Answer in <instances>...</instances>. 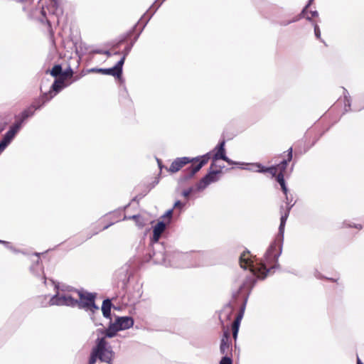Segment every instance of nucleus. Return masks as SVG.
<instances>
[{
	"label": "nucleus",
	"mask_w": 364,
	"mask_h": 364,
	"mask_svg": "<svg viewBox=\"0 0 364 364\" xmlns=\"http://www.w3.org/2000/svg\"><path fill=\"white\" fill-rule=\"evenodd\" d=\"M220 364H232V361L230 357L224 356L222 358Z\"/></svg>",
	"instance_id": "nucleus-26"
},
{
	"label": "nucleus",
	"mask_w": 364,
	"mask_h": 364,
	"mask_svg": "<svg viewBox=\"0 0 364 364\" xmlns=\"http://www.w3.org/2000/svg\"><path fill=\"white\" fill-rule=\"evenodd\" d=\"M314 0H309V3L306 4V6L303 9L301 14H304L306 12H307L308 7L311 5Z\"/></svg>",
	"instance_id": "nucleus-34"
},
{
	"label": "nucleus",
	"mask_w": 364,
	"mask_h": 364,
	"mask_svg": "<svg viewBox=\"0 0 364 364\" xmlns=\"http://www.w3.org/2000/svg\"><path fill=\"white\" fill-rule=\"evenodd\" d=\"M255 282V280L253 277L246 278L242 284L240 286L237 294L248 295L250 290L253 287Z\"/></svg>",
	"instance_id": "nucleus-14"
},
{
	"label": "nucleus",
	"mask_w": 364,
	"mask_h": 364,
	"mask_svg": "<svg viewBox=\"0 0 364 364\" xmlns=\"http://www.w3.org/2000/svg\"><path fill=\"white\" fill-rule=\"evenodd\" d=\"M50 75L53 77H58L61 75L62 68L60 65H55L53 66L52 70L50 71Z\"/></svg>",
	"instance_id": "nucleus-23"
},
{
	"label": "nucleus",
	"mask_w": 364,
	"mask_h": 364,
	"mask_svg": "<svg viewBox=\"0 0 364 364\" xmlns=\"http://www.w3.org/2000/svg\"><path fill=\"white\" fill-rule=\"evenodd\" d=\"M234 309L230 304H227L224 306L220 314V321L221 323L224 326L225 323L230 321L232 318V315L233 314Z\"/></svg>",
	"instance_id": "nucleus-12"
},
{
	"label": "nucleus",
	"mask_w": 364,
	"mask_h": 364,
	"mask_svg": "<svg viewBox=\"0 0 364 364\" xmlns=\"http://www.w3.org/2000/svg\"><path fill=\"white\" fill-rule=\"evenodd\" d=\"M103 52H104L103 50L97 49V50H93L92 53H97V54H103Z\"/></svg>",
	"instance_id": "nucleus-37"
},
{
	"label": "nucleus",
	"mask_w": 364,
	"mask_h": 364,
	"mask_svg": "<svg viewBox=\"0 0 364 364\" xmlns=\"http://www.w3.org/2000/svg\"><path fill=\"white\" fill-rule=\"evenodd\" d=\"M129 218L134 220L137 225L139 227L144 226V223L141 222V217L139 215H134L129 217Z\"/></svg>",
	"instance_id": "nucleus-25"
},
{
	"label": "nucleus",
	"mask_w": 364,
	"mask_h": 364,
	"mask_svg": "<svg viewBox=\"0 0 364 364\" xmlns=\"http://www.w3.org/2000/svg\"><path fill=\"white\" fill-rule=\"evenodd\" d=\"M172 212L173 210H168L166 213L165 215H164V217H168V218H171V215H172Z\"/></svg>",
	"instance_id": "nucleus-36"
},
{
	"label": "nucleus",
	"mask_w": 364,
	"mask_h": 364,
	"mask_svg": "<svg viewBox=\"0 0 364 364\" xmlns=\"http://www.w3.org/2000/svg\"><path fill=\"white\" fill-rule=\"evenodd\" d=\"M310 14H311V16L307 15L306 17V19L309 20V21L311 20L312 18L318 16V12L316 11H311Z\"/></svg>",
	"instance_id": "nucleus-31"
},
{
	"label": "nucleus",
	"mask_w": 364,
	"mask_h": 364,
	"mask_svg": "<svg viewBox=\"0 0 364 364\" xmlns=\"http://www.w3.org/2000/svg\"><path fill=\"white\" fill-rule=\"evenodd\" d=\"M112 303L109 299H105L102 302V311L105 318L110 317Z\"/></svg>",
	"instance_id": "nucleus-20"
},
{
	"label": "nucleus",
	"mask_w": 364,
	"mask_h": 364,
	"mask_svg": "<svg viewBox=\"0 0 364 364\" xmlns=\"http://www.w3.org/2000/svg\"><path fill=\"white\" fill-rule=\"evenodd\" d=\"M77 299H73L70 295H55L50 300V305L75 306Z\"/></svg>",
	"instance_id": "nucleus-8"
},
{
	"label": "nucleus",
	"mask_w": 364,
	"mask_h": 364,
	"mask_svg": "<svg viewBox=\"0 0 364 364\" xmlns=\"http://www.w3.org/2000/svg\"><path fill=\"white\" fill-rule=\"evenodd\" d=\"M33 112L31 111L30 109L25 110L22 112V118L23 119L31 116L33 114Z\"/></svg>",
	"instance_id": "nucleus-27"
},
{
	"label": "nucleus",
	"mask_w": 364,
	"mask_h": 364,
	"mask_svg": "<svg viewBox=\"0 0 364 364\" xmlns=\"http://www.w3.org/2000/svg\"><path fill=\"white\" fill-rule=\"evenodd\" d=\"M166 225L164 222H159L154 227L153 231V239L154 241H158L161 233L164 231Z\"/></svg>",
	"instance_id": "nucleus-18"
},
{
	"label": "nucleus",
	"mask_w": 364,
	"mask_h": 364,
	"mask_svg": "<svg viewBox=\"0 0 364 364\" xmlns=\"http://www.w3.org/2000/svg\"><path fill=\"white\" fill-rule=\"evenodd\" d=\"M7 146L8 145L3 141L0 142V154L6 149Z\"/></svg>",
	"instance_id": "nucleus-32"
},
{
	"label": "nucleus",
	"mask_w": 364,
	"mask_h": 364,
	"mask_svg": "<svg viewBox=\"0 0 364 364\" xmlns=\"http://www.w3.org/2000/svg\"><path fill=\"white\" fill-rule=\"evenodd\" d=\"M252 166L257 168V169L255 170L257 172L269 173L272 176H275L276 175L277 176L278 174V168L275 166L266 168L262 166L260 164H254L252 165Z\"/></svg>",
	"instance_id": "nucleus-15"
},
{
	"label": "nucleus",
	"mask_w": 364,
	"mask_h": 364,
	"mask_svg": "<svg viewBox=\"0 0 364 364\" xmlns=\"http://www.w3.org/2000/svg\"><path fill=\"white\" fill-rule=\"evenodd\" d=\"M63 79L59 78L55 80L53 84L52 85L51 90H50L48 93H44L38 101L34 102L32 107L35 109L40 108L46 102L49 101L50 99L53 97L54 95L52 93V91L58 92L62 90V88L63 87Z\"/></svg>",
	"instance_id": "nucleus-6"
},
{
	"label": "nucleus",
	"mask_w": 364,
	"mask_h": 364,
	"mask_svg": "<svg viewBox=\"0 0 364 364\" xmlns=\"http://www.w3.org/2000/svg\"><path fill=\"white\" fill-rule=\"evenodd\" d=\"M220 159L222 160L226 161L227 163H228L230 165L237 164V163L234 162L233 161H232L231 159L228 158L226 156H220Z\"/></svg>",
	"instance_id": "nucleus-30"
},
{
	"label": "nucleus",
	"mask_w": 364,
	"mask_h": 364,
	"mask_svg": "<svg viewBox=\"0 0 364 364\" xmlns=\"http://www.w3.org/2000/svg\"><path fill=\"white\" fill-rule=\"evenodd\" d=\"M114 323L119 330L122 331L131 328L134 325V320L129 316L118 317Z\"/></svg>",
	"instance_id": "nucleus-11"
},
{
	"label": "nucleus",
	"mask_w": 364,
	"mask_h": 364,
	"mask_svg": "<svg viewBox=\"0 0 364 364\" xmlns=\"http://www.w3.org/2000/svg\"><path fill=\"white\" fill-rule=\"evenodd\" d=\"M0 243H2V244H7L8 242H6V241L1 240H0Z\"/></svg>",
	"instance_id": "nucleus-41"
},
{
	"label": "nucleus",
	"mask_w": 364,
	"mask_h": 364,
	"mask_svg": "<svg viewBox=\"0 0 364 364\" xmlns=\"http://www.w3.org/2000/svg\"><path fill=\"white\" fill-rule=\"evenodd\" d=\"M119 52H115L114 54L117 55V54H119Z\"/></svg>",
	"instance_id": "nucleus-43"
},
{
	"label": "nucleus",
	"mask_w": 364,
	"mask_h": 364,
	"mask_svg": "<svg viewBox=\"0 0 364 364\" xmlns=\"http://www.w3.org/2000/svg\"><path fill=\"white\" fill-rule=\"evenodd\" d=\"M183 206V204L179 200L176 201L174 204V208H181Z\"/></svg>",
	"instance_id": "nucleus-35"
},
{
	"label": "nucleus",
	"mask_w": 364,
	"mask_h": 364,
	"mask_svg": "<svg viewBox=\"0 0 364 364\" xmlns=\"http://www.w3.org/2000/svg\"><path fill=\"white\" fill-rule=\"evenodd\" d=\"M314 33H315L316 38L320 39L321 31H320V28L317 24H314Z\"/></svg>",
	"instance_id": "nucleus-28"
},
{
	"label": "nucleus",
	"mask_w": 364,
	"mask_h": 364,
	"mask_svg": "<svg viewBox=\"0 0 364 364\" xmlns=\"http://www.w3.org/2000/svg\"><path fill=\"white\" fill-rule=\"evenodd\" d=\"M112 224H113V223H110V224H109V225H105V226L103 227L102 230H105V229L108 228H109L110 225H112Z\"/></svg>",
	"instance_id": "nucleus-40"
},
{
	"label": "nucleus",
	"mask_w": 364,
	"mask_h": 364,
	"mask_svg": "<svg viewBox=\"0 0 364 364\" xmlns=\"http://www.w3.org/2000/svg\"><path fill=\"white\" fill-rule=\"evenodd\" d=\"M243 316V310H242L236 316L235 321L232 323V336L235 339H236L237 333L239 331V327L240 324V321L242 320V318Z\"/></svg>",
	"instance_id": "nucleus-17"
},
{
	"label": "nucleus",
	"mask_w": 364,
	"mask_h": 364,
	"mask_svg": "<svg viewBox=\"0 0 364 364\" xmlns=\"http://www.w3.org/2000/svg\"><path fill=\"white\" fill-rule=\"evenodd\" d=\"M124 65V58H121L117 63L111 68H92L90 71L100 73L104 75H109L116 77H120L122 73V66Z\"/></svg>",
	"instance_id": "nucleus-7"
},
{
	"label": "nucleus",
	"mask_w": 364,
	"mask_h": 364,
	"mask_svg": "<svg viewBox=\"0 0 364 364\" xmlns=\"http://www.w3.org/2000/svg\"><path fill=\"white\" fill-rule=\"evenodd\" d=\"M119 331V328L114 323H111L105 330L98 329L97 331L98 335L101 334L105 336L102 338L98 337L96 339V345L92 349L88 364H95L97 358L102 362L112 364L114 353L112 350L111 346L106 341L105 337L112 338Z\"/></svg>",
	"instance_id": "nucleus-1"
},
{
	"label": "nucleus",
	"mask_w": 364,
	"mask_h": 364,
	"mask_svg": "<svg viewBox=\"0 0 364 364\" xmlns=\"http://www.w3.org/2000/svg\"><path fill=\"white\" fill-rule=\"evenodd\" d=\"M72 75H73V70H72V69L70 68V69L65 70V72L61 73L60 79H63V80H64L66 77H72Z\"/></svg>",
	"instance_id": "nucleus-24"
},
{
	"label": "nucleus",
	"mask_w": 364,
	"mask_h": 364,
	"mask_svg": "<svg viewBox=\"0 0 364 364\" xmlns=\"http://www.w3.org/2000/svg\"><path fill=\"white\" fill-rule=\"evenodd\" d=\"M79 296L77 305L80 309H85L87 311L94 312L99 310V307L95 304V294L92 293H83L82 291H77Z\"/></svg>",
	"instance_id": "nucleus-5"
},
{
	"label": "nucleus",
	"mask_w": 364,
	"mask_h": 364,
	"mask_svg": "<svg viewBox=\"0 0 364 364\" xmlns=\"http://www.w3.org/2000/svg\"><path fill=\"white\" fill-rule=\"evenodd\" d=\"M221 173L220 170L210 171L204 177H203L198 183V190H203L209 184L216 182L219 180L218 175Z\"/></svg>",
	"instance_id": "nucleus-9"
},
{
	"label": "nucleus",
	"mask_w": 364,
	"mask_h": 364,
	"mask_svg": "<svg viewBox=\"0 0 364 364\" xmlns=\"http://www.w3.org/2000/svg\"><path fill=\"white\" fill-rule=\"evenodd\" d=\"M225 141H222L220 143L218 144V146L215 147V150L217 151L215 154H214L213 159V161H217L220 159V156H226L225 155Z\"/></svg>",
	"instance_id": "nucleus-19"
},
{
	"label": "nucleus",
	"mask_w": 364,
	"mask_h": 364,
	"mask_svg": "<svg viewBox=\"0 0 364 364\" xmlns=\"http://www.w3.org/2000/svg\"><path fill=\"white\" fill-rule=\"evenodd\" d=\"M132 49V45L127 46L124 50H123V57L122 58H124V61L125 60L126 56L129 54Z\"/></svg>",
	"instance_id": "nucleus-29"
},
{
	"label": "nucleus",
	"mask_w": 364,
	"mask_h": 364,
	"mask_svg": "<svg viewBox=\"0 0 364 364\" xmlns=\"http://www.w3.org/2000/svg\"><path fill=\"white\" fill-rule=\"evenodd\" d=\"M343 97L344 98V111L348 112L350 110V97L348 92L343 87Z\"/></svg>",
	"instance_id": "nucleus-21"
},
{
	"label": "nucleus",
	"mask_w": 364,
	"mask_h": 364,
	"mask_svg": "<svg viewBox=\"0 0 364 364\" xmlns=\"http://www.w3.org/2000/svg\"><path fill=\"white\" fill-rule=\"evenodd\" d=\"M103 54L106 55L108 57L111 56V55H112L109 50H104Z\"/></svg>",
	"instance_id": "nucleus-38"
},
{
	"label": "nucleus",
	"mask_w": 364,
	"mask_h": 364,
	"mask_svg": "<svg viewBox=\"0 0 364 364\" xmlns=\"http://www.w3.org/2000/svg\"><path fill=\"white\" fill-rule=\"evenodd\" d=\"M21 122H16L15 123L10 129L5 134L2 141L5 142L7 145L10 144V142L12 141L14 137L15 136L16 134L18 132L21 127Z\"/></svg>",
	"instance_id": "nucleus-13"
},
{
	"label": "nucleus",
	"mask_w": 364,
	"mask_h": 364,
	"mask_svg": "<svg viewBox=\"0 0 364 364\" xmlns=\"http://www.w3.org/2000/svg\"><path fill=\"white\" fill-rule=\"evenodd\" d=\"M191 192H192V188H189V189L185 190V191H183V196L184 197H188V196H190Z\"/></svg>",
	"instance_id": "nucleus-33"
},
{
	"label": "nucleus",
	"mask_w": 364,
	"mask_h": 364,
	"mask_svg": "<svg viewBox=\"0 0 364 364\" xmlns=\"http://www.w3.org/2000/svg\"><path fill=\"white\" fill-rule=\"evenodd\" d=\"M275 247H276L275 244H273L270 246V247L269 248V250H267V252L266 253L267 259H269V258H272V257H273L274 259L278 258L280 253L277 254V253L273 252L274 249H275Z\"/></svg>",
	"instance_id": "nucleus-22"
},
{
	"label": "nucleus",
	"mask_w": 364,
	"mask_h": 364,
	"mask_svg": "<svg viewBox=\"0 0 364 364\" xmlns=\"http://www.w3.org/2000/svg\"><path fill=\"white\" fill-rule=\"evenodd\" d=\"M240 264L243 269L249 268L253 275L258 278L264 279L266 277L269 269L264 264H254L250 252H244L240 257Z\"/></svg>",
	"instance_id": "nucleus-3"
},
{
	"label": "nucleus",
	"mask_w": 364,
	"mask_h": 364,
	"mask_svg": "<svg viewBox=\"0 0 364 364\" xmlns=\"http://www.w3.org/2000/svg\"><path fill=\"white\" fill-rule=\"evenodd\" d=\"M209 154L200 157L191 159L189 157H181L175 159L171 164L168 171L171 173L178 171L185 165L191 163V165L185 170L184 180L193 177L209 160Z\"/></svg>",
	"instance_id": "nucleus-2"
},
{
	"label": "nucleus",
	"mask_w": 364,
	"mask_h": 364,
	"mask_svg": "<svg viewBox=\"0 0 364 364\" xmlns=\"http://www.w3.org/2000/svg\"><path fill=\"white\" fill-rule=\"evenodd\" d=\"M276 179H277V182L279 183V185L281 186L282 190L286 196V200H287V206L286 210L284 211V213H283L284 208L281 207V208H280L282 216H281L280 225H279V235L281 236L282 238H283L285 224H286L287 220L288 218L290 210L292 208V206L294 205V203L290 204L292 200L291 199L290 200L287 195L288 189L287 188V186H286L285 181H284V174L282 173H278Z\"/></svg>",
	"instance_id": "nucleus-4"
},
{
	"label": "nucleus",
	"mask_w": 364,
	"mask_h": 364,
	"mask_svg": "<svg viewBox=\"0 0 364 364\" xmlns=\"http://www.w3.org/2000/svg\"><path fill=\"white\" fill-rule=\"evenodd\" d=\"M346 226H349V225L346 224V223H343V228Z\"/></svg>",
	"instance_id": "nucleus-42"
},
{
	"label": "nucleus",
	"mask_w": 364,
	"mask_h": 364,
	"mask_svg": "<svg viewBox=\"0 0 364 364\" xmlns=\"http://www.w3.org/2000/svg\"><path fill=\"white\" fill-rule=\"evenodd\" d=\"M231 350L232 348L231 341L230 340V334L228 331H226L223 333V337L221 338L220 351L222 354L225 355V356H228V355L231 353Z\"/></svg>",
	"instance_id": "nucleus-10"
},
{
	"label": "nucleus",
	"mask_w": 364,
	"mask_h": 364,
	"mask_svg": "<svg viewBox=\"0 0 364 364\" xmlns=\"http://www.w3.org/2000/svg\"><path fill=\"white\" fill-rule=\"evenodd\" d=\"M287 159H284L280 164H277L276 166L278 168V173H282L284 174V171L287 169L288 163L292 159V148H289L288 149Z\"/></svg>",
	"instance_id": "nucleus-16"
},
{
	"label": "nucleus",
	"mask_w": 364,
	"mask_h": 364,
	"mask_svg": "<svg viewBox=\"0 0 364 364\" xmlns=\"http://www.w3.org/2000/svg\"><path fill=\"white\" fill-rule=\"evenodd\" d=\"M50 1H51L52 2H53V4H54V5H55V6H58V2H59V0H50Z\"/></svg>",
	"instance_id": "nucleus-39"
}]
</instances>
